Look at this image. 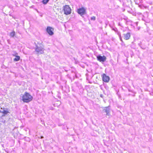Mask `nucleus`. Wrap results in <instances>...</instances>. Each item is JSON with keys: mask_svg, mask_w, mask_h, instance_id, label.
<instances>
[{"mask_svg": "<svg viewBox=\"0 0 153 153\" xmlns=\"http://www.w3.org/2000/svg\"><path fill=\"white\" fill-rule=\"evenodd\" d=\"M21 100L24 102L28 103L33 99V96L29 93L25 92L21 96Z\"/></svg>", "mask_w": 153, "mask_h": 153, "instance_id": "1", "label": "nucleus"}, {"mask_svg": "<svg viewBox=\"0 0 153 153\" xmlns=\"http://www.w3.org/2000/svg\"><path fill=\"white\" fill-rule=\"evenodd\" d=\"M63 11L64 14L66 15L70 14L71 12V9L68 5H65L63 7Z\"/></svg>", "mask_w": 153, "mask_h": 153, "instance_id": "2", "label": "nucleus"}, {"mask_svg": "<svg viewBox=\"0 0 153 153\" xmlns=\"http://www.w3.org/2000/svg\"><path fill=\"white\" fill-rule=\"evenodd\" d=\"M42 45L41 44L39 46H37L36 48L35 51L38 54H42L44 53V49Z\"/></svg>", "mask_w": 153, "mask_h": 153, "instance_id": "3", "label": "nucleus"}, {"mask_svg": "<svg viewBox=\"0 0 153 153\" xmlns=\"http://www.w3.org/2000/svg\"><path fill=\"white\" fill-rule=\"evenodd\" d=\"M77 12L80 15L82 16L86 13V9L83 7H82L77 10Z\"/></svg>", "mask_w": 153, "mask_h": 153, "instance_id": "4", "label": "nucleus"}, {"mask_svg": "<svg viewBox=\"0 0 153 153\" xmlns=\"http://www.w3.org/2000/svg\"><path fill=\"white\" fill-rule=\"evenodd\" d=\"M102 76V81L105 82H108L110 80V77L108 76H107L105 74H103Z\"/></svg>", "mask_w": 153, "mask_h": 153, "instance_id": "5", "label": "nucleus"}, {"mask_svg": "<svg viewBox=\"0 0 153 153\" xmlns=\"http://www.w3.org/2000/svg\"><path fill=\"white\" fill-rule=\"evenodd\" d=\"M53 30L54 29L51 27L48 26L47 27L46 31L48 34L51 36L53 34Z\"/></svg>", "mask_w": 153, "mask_h": 153, "instance_id": "6", "label": "nucleus"}, {"mask_svg": "<svg viewBox=\"0 0 153 153\" xmlns=\"http://www.w3.org/2000/svg\"><path fill=\"white\" fill-rule=\"evenodd\" d=\"M97 60L101 62H103L105 61L106 59V58L105 56H102L100 55H99L97 56Z\"/></svg>", "mask_w": 153, "mask_h": 153, "instance_id": "7", "label": "nucleus"}, {"mask_svg": "<svg viewBox=\"0 0 153 153\" xmlns=\"http://www.w3.org/2000/svg\"><path fill=\"white\" fill-rule=\"evenodd\" d=\"M18 53L16 52H15L14 54H13V56H15L16 57L13 59L14 61H18L20 59V57L17 56Z\"/></svg>", "mask_w": 153, "mask_h": 153, "instance_id": "8", "label": "nucleus"}, {"mask_svg": "<svg viewBox=\"0 0 153 153\" xmlns=\"http://www.w3.org/2000/svg\"><path fill=\"white\" fill-rule=\"evenodd\" d=\"M3 109V111H0V112L3 114V116H5L8 113H10L8 108H6L5 109H4V108Z\"/></svg>", "mask_w": 153, "mask_h": 153, "instance_id": "9", "label": "nucleus"}, {"mask_svg": "<svg viewBox=\"0 0 153 153\" xmlns=\"http://www.w3.org/2000/svg\"><path fill=\"white\" fill-rule=\"evenodd\" d=\"M124 37L126 38H129L130 37V33H128L125 34Z\"/></svg>", "mask_w": 153, "mask_h": 153, "instance_id": "10", "label": "nucleus"}, {"mask_svg": "<svg viewBox=\"0 0 153 153\" xmlns=\"http://www.w3.org/2000/svg\"><path fill=\"white\" fill-rule=\"evenodd\" d=\"M105 111L107 115H109V109L108 108H106L105 109Z\"/></svg>", "mask_w": 153, "mask_h": 153, "instance_id": "11", "label": "nucleus"}, {"mask_svg": "<svg viewBox=\"0 0 153 153\" xmlns=\"http://www.w3.org/2000/svg\"><path fill=\"white\" fill-rule=\"evenodd\" d=\"M49 0H42V2L44 4H46L48 2Z\"/></svg>", "mask_w": 153, "mask_h": 153, "instance_id": "12", "label": "nucleus"}, {"mask_svg": "<svg viewBox=\"0 0 153 153\" xmlns=\"http://www.w3.org/2000/svg\"><path fill=\"white\" fill-rule=\"evenodd\" d=\"M15 35V32L14 31L10 33V35L12 37H13Z\"/></svg>", "mask_w": 153, "mask_h": 153, "instance_id": "13", "label": "nucleus"}, {"mask_svg": "<svg viewBox=\"0 0 153 153\" xmlns=\"http://www.w3.org/2000/svg\"><path fill=\"white\" fill-rule=\"evenodd\" d=\"M91 20H94L95 19V16H93L91 18Z\"/></svg>", "mask_w": 153, "mask_h": 153, "instance_id": "14", "label": "nucleus"}]
</instances>
